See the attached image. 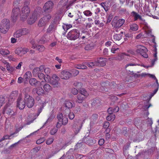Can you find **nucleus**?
<instances>
[{
    "mask_svg": "<svg viewBox=\"0 0 159 159\" xmlns=\"http://www.w3.org/2000/svg\"><path fill=\"white\" fill-rule=\"evenodd\" d=\"M44 71L46 75L48 76L50 73L51 70L48 68H47L44 69Z\"/></svg>",
    "mask_w": 159,
    "mask_h": 159,
    "instance_id": "864d4df0",
    "label": "nucleus"
},
{
    "mask_svg": "<svg viewBox=\"0 0 159 159\" xmlns=\"http://www.w3.org/2000/svg\"><path fill=\"white\" fill-rule=\"evenodd\" d=\"M110 125L109 122L108 121L105 122L104 124L103 127L104 128L107 129L108 128Z\"/></svg>",
    "mask_w": 159,
    "mask_h": 159,
    "instance_id": "338daca9",
    "label": "nucleus"
},
{
    "mask_svg": "<svg viewBox=\"0 0 159 159\" xmlns=\"http://www.w3.org/2000/svg\"><path fill=\"white\" fill-rule=\"evenodd\" d=\"M45 140V139L43 137L39 139L36 141V143L37 144H40L43 142Z\"/></svg>",
    "mask_w": 159,
    "mask_h": 159,
    "instance_id": "6e6d98bb",
    "label": "nucleus"
},
{
    "mask_svg": "<svg viewBox=\"0 0 159 159\" xmlns=\"http://www.w3.org/2000/svg\"><path fill=\"white\" fill-rule=\"evenodd\" d=\"M74 85L78 89H79L81 87V83L80 82H76L74 83Z\"/></svg>",
    "mask_w": 159,
    "mask_h": 159,
    "instance_id": "0e129e2a",
    "label": "nucleus"
},
{
    "mask_svg": "<svg viewBox=\"0 0 159 159\" xmlns=\"http://www.w3.org/2000/svg\"><path fill=\"white\" fill-rule=\"evenodd\" d=\"M10 23L9 20L3 19L0 24V30L2 33H6L10 27Z\"/></svg>",
    "mask_w": 159,
    "mask_h": 159,
    "instance_id": "f03ea898",
    "label": "nucleus"
},
{
    "mask_svg": "<svg viewBox=\"0 0 159 159\" xmlns=\"http://www.w3.org/2000/svg\"><path fill=\"white\" fill-rule=\"evenodd\" d=\"M125 20L121 19L117 20L116 22L115 26L116 28H119L121 26L125 23Z\"/></svg>",
    "mask_w": 159,
    "mask_h": 159,
    "instance_id": "a878e982",
    "label": "nucleus"
},
{
    "mask_svg": "<svg viewBox=\"0 0 159 159\" xmlns=\"http://www.w3.org/2000/svg\"><path fill=\"white\" fill-rule=\"evenodd\" d=\"M41 11V8L40 7H39L37 9L34 10L32 16L28 20L29 24L31 25L35 22L37 19L38 16L40 13Z\"/></svg>",
    "mask_w": 159,
    "mask_h": 159,
    "instance_id": "20e7f679",
    "label": "nucleus"
},
{
    "mask_svg": "<svg viewBox=\"0 0 159 159\" xmlns=\"http://www.w3.org/2000/svg\"><path fill=\"white\" fill-rule=\"evenodd\" d=\"M93 46L90 44L87 45L85 47L84 49L86 50H90L93 48Z\"/></svg>",
    "mask_w": 159,
    "mask_h": 159,
    "instance_id": "603ef678",
    "label": "nucleus"
},
{
    "mask_svg": "<svg viewBox=\"0 0 159 159\" xmlns=\"http://www.w3.org/2000/svg\"><path fill=\"white\" fill-rule=\"evenodd\" d=\"M24 99L26 105L29 108H32L34 105V98L29 94L24 96Z\"/></svg>",
    "mask_w": 159,
    "mask_h": 159,
    "instance_id": "423d86ee",
    "label": "nucleus"
},
{
    "mask_svg": "<svg viewBox=\"0 0 159 159\" xmlns=\"http://www.w3.org/2000/svg\"><path fill=\"white\" fill-rule=\"evenodd\" d=\"M75 68L78 69H87V67L86 65L83 64L76 65L74 66Z\"/></svg>",
    "mask_w": 159,
    "mask_h": 159,
    "instance_id": "7c9ffc66",
    "label": "nucleus"
},
{
    "mask_svg": "<svg viewBox=\"0 0 159 159\" xmlns=\"http://www.w3.org/2000/svg\"><path fill=\"white\" fill-rule=\"evenodd\" d=\"M95 61L97 63V66H103L106 65V60L105 58L100 57Z\"/></svg>",
    "mask_w": 159,
    "mask_h": 159,
    "instance_id": "aec40b11",
    "label": "nucleus"
},
{
    "mask_svg": "<svg viewBox=\"0 0 159 159\" xmlns=\"http://www.w3.org/2000/svg\"><path fill=\"white\" fill-rule=\"evenodd\" d=\"M105 82H103L101 84V86L100 87V91L104 93L107 92L108 90V87H107V85L105 84Z\"/></svg>",
    "mask_w": 159,
    "mask_h": 159,
    "instance_id": "412c9836",
    "label": "nucleus"
},
{
    "mask_svg": "<svg viewBox=\"0 0 159 159\" xmlns=\"http://www.w3.org/2000/svg\"><path fill=\"white\" fill-rule=\"evenodd\" d=\"M57 118L59 122L61 123L62 125H65L68 122V119L66 116H64L62 113L59 114L57 116Z\"/></svg>",
    "mask_w": 159,
    "mask_h": 159,
    "instance_id": "dca6fc26",
    "label": "nucleus"
},
{
    "mask_svg": "<svg viewBox=\"0 0 159 159\" xmlns=\"http://www.w3.org/2000/svg\"><path fill=\"white\" fill-rule=\"evenodd\" d=\"M0 53L2 55L5 56L10 54V51L7 50L2 49L0 51Z\"/></svg>",
    "mask_w": 159,
    "mask_h": 159,
    "instance_id": "4c0bfd02",
    "label": "nucleus"
},
{
    "mask_svg": "<svg viewBox=\"0 0 159 159\" xmlns=\"http://www.w3.org/2000/svg\"><path fill=\"white\" fill-rule=\"evenodd\" d=\"M100 102L98 100H93L92 101L91 105L92 106H98L100 105Z\"/></svg>",
    "mask_w": 159,
    "mask_h": 159,
    "instance_id": "72a5a7b5",
    "label": "nucleus"
},
{
    "mask_svg": "<svg viewBox=\"0 0 159 159\" xmlns=\"http://www.w3.org/2000/svg\"><path fill=\"white\" fill-rule=\"evenodd\" d=\"M20 10L18 7L14 8L12 10L11 16L12 20L13 22L16 21L20 13Z\"/></svg>",
    "mask_w": 159,
    "mask_h": 159,
    "instance_id": "1a4fd4ad",
    "label": "nucleus"
},
{
    "mask_svg": "<svg viewBox=\"0 0 159 159\" xmlns=\"http://www.w3.org/2000/svg\"><path fill=\"white\" fill-rule=\"evenodd\" d=\"M155 148L153 147L151 148L150 149L148 150V152L149 155H151L153 154Z\"/></svg>",
    "mask_w": 159,
    "mask_h": 159,
    "instance_id": "680f3d73",
    "label": "nucleus"
},
{
    "mask_svg": "<svg viewBox=\"0 0 159 159\" xmlns=\"http://www.w3.org/2000/svg\"><path fill=\"white\" fill-rule=\"evenodd\" d=\"M82 141V142H84L89 146H91L96 143V140L89 136L84 137Z\"/></svg>",
    "mask_w": 159,
    "mask_h": 159,
    "instance_id": "9b49d317",
    "label": "nucleus"
},
{
    "mask_svg": "<svg viewBox=\"0 0 159 159\" xmlns=\"http://www.w3.org/2000/svg\"><path fill=\"white\" fill-rule=\"evenodd\" d=\"M30 43L32 45V48L33 49H35L36 48V46L35 42L34 40H32L30 42Z\"/></svg>",
    "mask_w": 159,
    "mask_h": 159,
    "instance_id": "e2e57ef3",
    "label": "nucleus"
},
{
    "mask_svg": "<svg viewBox=\"0 0 159 159\" xmlns=\"http://www.w3.org/2000/svg\"><path fill=\"white\" fill-rule=\"evenodd\" d=\"M80 33L79 30L74 29L70 30L67 34V38L71 40H75L78 39L80 37Z\"/></svg>",
    "mask_w": 159,
    "mask_h": 159,
    "instance_id": "7ed1b4c3",
    "label": "nucleus"
},
{
    "mask_svg": "<svg viewBox=\"0 0 159 159\" xmlns=\"http://www.w3.org/2000/svg\"><path fill=\"white\" fill-rule=\"evenodd\" d=\"M139 28L138 26L135 23L130 25L129 30L130 32L137 31Z\"/></svg>",
    "mask_w": 159,
    "mask_h": 159,
    "instance_id": "bb28decb",
    "label": "nucleus"
},
{
    "mask_svg": "<svg viewBox=\"0 0 159 159\" xmlns=\"http://www.w3.org/2000/svg\"><path fill=\"white\" fill-rule=\"evenodd\" d=\"M82 123L81 121L75 122L73 125V129L75 134H76L80 131L82 126Z\"/></svg>",
    "mask_w": 159,
    "mask_h": 159,
    "instance_id": "ddd939ff",
    "label": "nucleus"
},
{
    "mask_svg": "<svg viewBox=\"0 0 159 159\" xmlns=\"http://www.w3.org/2000/svg\"><path fill=\"white\" fill-rule=\"evenodd\" d=\"M136 47L137 48L136 50V52L137 53H140L144 58H148V55L146 53L148 51L147 48L141 45H137Z\"/></svg>",
    "mask_w": 159,
    "mask_h": 159,
    "instance_id": "39448f33",
    "label": "nucleus"
},
{
    "mask_svg": "<svg viewBox=\"0 0 159 159\" xmlns=\"http://www.w3.org/2000/svg\"><path fill=\"white\" fill-rule=\"evenodd\" d=\"M83 143H84V142H82V140L81 142L78 143L76 144L75 145L76 147L78 148H80L83 145Z\"/></svg>",
    "mask_w": 159,
    "mask_h": 159,
    "instance_id": "774afa93",
    "label": "nucleus"
},
{
    "mask_svg": "<svg viewBox=\"0 0 159 159\" xmlns=\"http://www.w3.org/2000/svg\"><path fill=\"white\" fill-rule=\"evenodd\" d=\"M29 83L31 86L36 87L39 84L40 82L36 79L32 78L30 79Z\"/></svg>",
    "mask_w": 159,
    "mask_h": 159,
    "instance_id": "393cba45",
    "label": "nucleus"
},
{
    "mask_svg": "<svg viewBox=\"0 0 159 159\" xmlns=\"http://www.w3.org/2000/svg\"><path fill=\"white\" fill-rule=\"evenodd\" d=\"M144 29L145 30V32L148 35V36H151L152 37H154V35L152 34V30L150 29V27L148 25V24H145L144 26Z\"/></svg>",
    "mask_w": 159,
    "mask_h": 159,
    "instance_id": "b1692460",
    "label": "nucleus"
},
{
    "mask_svg": "<svg viewBox=\"0 0 159 159\" xmlns=\"http://www.w3.org/2000/svg\"><path fill=\"white\" fill-rule=\"evenodd\" d=\"M69 0H61L59 2V3H60L63 6H66V7L67 5H68L67 4L68 3Z\"/></svg>",
    "mask_w": 159,
    "mask_h": 159,
    "instance_id": "de8ad7c7",
    "label": "nucleus"
},
{
    "mask_svg": "<svg viewBox=\"0 0 159 159\" xmlns=\"http://www.w3.org/2000/svg\"><path fill=\"white\" fill-rule=\"evenodd\" d=\"M138 65L136 64L135 63H128L125 66V67L127 69V70H128L129 71L132 72V71H131L130 70V68L129 67V66H136Z\"/></svg>",
    "mask_w": 159,
    "mask_h": 159,
    "instance_id": "37998d69",
    "label": "nucleus"
},
{
    "mask_svg": "<svg viewBox=\"0 0 159 159\" xmlns=\"http://www.w3.org/2000/svg\"><path fill=\"white\" fill-rule=\"evenodd\" d=\"M29 32V30L26 28L19 29L14 34V37L15 38H19L22 35L27 34Z\"/></svg>",
    "mask_w": 159,
    "mask_h": 159,
    "instance_id": "6e6552de",
    "label": "nucleus"
},
{
    "mask_svg": "<svg viewBox=\"0 0 159 159\" xmlns=\"http://www.w3.org/2000/svg\"><path fill=\"white\" fill-rule=\"evenodd\" d=\"M79 94H82L83 95H85V96L87 97L88 94L85 90L84 89H81L79 91Z\"/></svg>",
    "mask_w": 159,
    "mask_h": 159,
    "instance_id": "c03bdc74",
    "label": "nucleus"
},
{
    "mask_svg": "<svg viewBox=\"0 0 159 159\" xmlns=\"http://www.w3.org/2000/svg\"><path fill=\"white\" fill-rule=\"evenodd\" d=\"M57 26V24L56 21L55 20L52 21L47 30V32L50 33L54 31L56 29Z\"/></svg>",
    "mask_w": 159,
    "mask_h": 159,
    "instance_id": "4468645a",
    "label": "nucleus"
},
{
    "mask_svg": "<svg viewBox=\"0 0 159 159\" xmlns=\"http://www.w3.org/2000/svg\"><path fill=\"white\" fill-rule=\"evenodd\" d=\"M131 16L134 18V21H136L138 19H139L140 20L144 22L145 21V20L143 19L140 15L135 11H133L131 13Z\"/></svg>",
    "mask_w": 159,
    "mask_h": 159,
    "instance_id": "6ab92c4d",
    "label": "nucleus"
},
{
    "mask_svg": "<svg viewBox=\"0 0 159 159\" xmlns=\"http://www.w3.org/2000/svg\"><path fill=\"white\" fill-rule=\"evenodd\" d=\"M40 72L38 70V67L34 68L32 71V74L34 77H37V75L40 73Z\"/></svg>",
    "mask_w": 159,
    "mask_h": 159,
    "instance_id": "2f4dec72",
    "label": "nucleus"
},
{
    "mask_svg": "<svg viewBox=\"0 0 159 159\" xmlns=\"http://www.w3.org/2000/svg\"><path fill=\"white\" fill-rule=\"evenodd\" d=\"M100 5L104 8L106 11H107L108 10V7L107 5L106 2H102L100 4Z\"/></svg>",
    "mask_w": 159,
    "mask_h": 159,
    "instance_id": "c9c22d12",
    "label": "nucleus"
},
{
    "mask_svg": "<svg viewBox=\"0 0 159 159\" xmlns=\"http://www.w3.org/2000/svg\"><path fill=\"white\" fill-rule=\"evenodd\" d=\"M104 84L107 85L109 89H114L115 87H116L117 84L114 82H110L109 81L107 80L105 81V83Z\"/></svg>",
    "mask_w": 159,
    "mask_h": 159,
    "instance_id": "4be33fe9",
    "label": "nucleus"
},
{
    "mask_svg": "<svg viewBox=\"0 0 159 159\" xmlns=\"http://www.w3.org/2000/svg\"><path fill=\"white\" fill-rule=\"evenodd\" d=\"M87 97V96H85V95H84L82 94H78L77 96V99L76 100V102L79 103H82Z\"/></svg>",
    "mask_w": 159,
    "mask_h": 159,
    "instance_id": "5701e85b",
    "label": "nucleus"
},
{
    "mask_svg": "<svg viewBox=\"0 0 159 159\" xmlns=\"http://www.w3.org/2000/svg\"><path fill=\"white\" fill-rule=\"evenodd\" d=\"M60 151V150L58 149H56L54 150H53L52 152V153L51 154L50 156V157H52L55 154H56L57 152H58L59 151Z\"/></svg>",
    "mask_w": 159,
    "mask_h": 159,
    "instance_id": "13d9d810",
    "label": "nucleus"
},
{
    "mask_svg": "<svg viewBox=\"0 0 159 159\" xmlns=\"http://www.w3.org/2000/svg\"><path fill=\"white\" fill-rule=\"evenodd\" d=\"M84 14L86 16H90L92 15V13L89 10H86L83 12Z\"/></svg>",
    "mask_w": 159,
    "mask_h": 159,
    "instance_id": "49530a36",
    "label": "nucleus"
},
{
    "mask_svg": "<svg viewBox=\"0 0 159 159\" xmlns=\"http://www.w3.org/2000/svg\"><path fill=\"white\" fill-rule=\"evenodd\" d=\"M5 99L4 97L3 96H0V107H1L3 104L5 103Z\"/></svg>",
    "mask_w": 159,
    "mask_h": 159,
    "instance_id": "79ce46f5",
    "label": "nucleus"
},
{
    "mask_svg": "<svg viewBox=\"0 0 159 159\" xmlns=\"http://www.w3.org/2000/svg\"><path fill=\"white\" fill-rule=\"evenodd\" d=\"M31 87H27L23 89V91L25 93V96L26 95V94H29L28 93L30 92V91Z\"/></svg>",
    "mask_w": 159,
    "mask_h": 159,
    "instance_id": "09e8293b",
    "label": "nucleus"
},
{
    "mask_svg": "<svg viewBox=\"0 0 159 159\" xmlns=\"http://www.w3.org/2000/svg\"><path fill=\"white\" fill-rule=\"evenodd\" d=\"M51 18V16L49 14L44 16L39 20L38 25L40 27L45 26Z\"/></svg>",
    "mask_w": 159,
    "mask_h": 159,
    "instance_id": "0eeeda50",
    "label": "nucleus"
},
{
    "mask_svg": "<svg viewBox=\"0 0 159 159\" xmlns=\"http://www.w3.org/2000/svg\"><path fill=\"white\" fill-rule=\"evenodd\" d=\"M37 49L39 51L42 52L44 51L45 49V47L42 45H38L36 46Z\"/></svg>",
    "mask_w": 159,
    "mask_h": 159,
    "instance_id": "8fccbe9b",
    "label": "nucleus"
},
{
    "mask_svg": "<svg viewBox=\"0 0 159 159\" xmlns=\"http://www.w3.org/2000/svg\"><path fill=\"white\" fill-rule=\"evenodd\" d=\"M44 92V90L42 88H39L37 89V93L39 96H41L43 94Z\"/></svg>",
    "mask_w": 159,
    "mask_h": 159,
    "instance_id": "a19ab883",
    "label": "nucleus"
},
{
    "mask_svg": "<svg viewBox=\"0 0 159 159\" xmlns=\"http://www.w3.org/2000/svg\"><path fill=\"white\" fill-rule=\"evenodd\" d=\"M123 34V32H121L120 34H116L113 36V39L116 40H120L121 39V34Z\"/></svg>",
    "mask_w": 159,
    "mask_h": 159,
    "instance_id": "cd10ccee",
    "label": "nucleus"
},
{
    "mask_svg": "<svg viewBox=\"0 0 159 159\" xmlns=\"http://www.w3.org/2000/svg\"><path fill=\"white\" fill-rule=\"evenodd\" d=\"M53 5L54 4L52 1H48L45 3L43 7L44 11H46L49 10L51 11L53 7Z\"/></svg>",
    "mask_w": 159,
    "mask_h": 159,
    "instance_id": "f3484780",
    "label": "nucleus"
},
{
    "mask_svg": "<svg viewBox=\"0 0 159 159\" xmlns=\"http://www.w3.org/2000/svg\"><path fill=\"white\" fill-rule=\"evenodd\" d=\"M72 71L73 75L75 76H76L79 73V71L78 70L75 69H73Z\"/></svg>",
    "mask_w": 159,
    "mask_h": 159,
    "instance_id": "69168bd1",
    "label": "nucleus"
},
{
    "mask_svg": "<svg viewBox=\"0 0 159 159\" xmlns=\"http://www.w3.org/2000/svg\"><path fill=\"white\" fill-rule=\"evenodd\" d=\"M71 76V74L70 72L65 70L62 71L60 74V77L62 79H68Z\"/></svg>",
    "mask_w": 159,
    "mask_h": 159,
    "instance_id": "a211bd4d",
    "label": "nucleus"
},
{
    "mask_svg": "<svg viewBox=\"0 0 159 159\" xmlns=\"http://www.w3.org/2000/svg\"><path fill=\"white\" fill-rule=\"evenodd\" d=\"M38 77L40 80H43V79H45V76L43 74L40 72V73L37 75Z\"/></svg>",
    "mask_w": 159,
    "mask_h": 159,
    "instance_id": "5fc2aeb1",
    "label": "nucleus"
},
{
    "mask_svg": "<svg viewBox=\"0 0 159 159\" xmlns=\"http://www.w3.org/2000/svg\"><path fill=\"white\" fill-rule=\"evenodd\" d=\"M47 41V40L45 37V36L44 35L41 37L39 42L41 44H43L46 42Z\"/></svg>",
    "mask_w": 159,
    "mask_h": 159,
    "instance_id": "a18cd8bd",
    "label": "nucleus"
},
{
    "mask_svg": "<svg viewBox=\"0 0 159 159\" xmlns=\"http://www.w3.org/2000/svg\"><path fill=\"white\" fill-rule=\"evenodd\" d=\"M15 133H14L13 134H11L10 136H9L8 135H6L4 136L1 139H0L1 142L5 140V139H10V137L11 136V135H13L14 134H15Z\"/></svg>",
    "mask_w": 159,
    "mask_h": 159,
    "instance_id": "3c124183",
    "label": "nucleus"
},
{
    "mask_svg": "<svg viewBox=\"0 0 159 159\" xmlns=\"http://www.w3.org/2000/svg\"><path fill=\"white\" fill-rule=\"evenodd\" d=\"M118 57L116 58H114L113 59H118L119 60H122L124 57V55L122 53H120L118 54Z\"/></svg>",
    "mask_w": 159,
    "mask_h": 159,
    "instance_id": "bf43d9fd",
    "label": "nucleus"
},
{
    "mask_svg": "<svg viewBox=\"0 0 159 159\" xmlns=\"http://www.w3.org/2000/svg\"><path fill=\"white\" fill-rule=\"evenodd\" d=\"M57 128H54L52 129L50 131V133L51 135L55 134L57 131Z\"/></svg>",
    "mask_w": 159,
    "mask_h": 159,
    "instance_id": "4d7b16f0",
    "label": "nucleus"
},
{
    "mask_svg": "<svg viewBox=\"0 0 159 159\" xmlns=\"http://www.w3.org/2000/svg\"><path fill=\"white\" fill-rule=\"evenodd\" d=\"M54 139L53 138H50L48 139L46 141V143L48 145H50L53 141Z\"/></svg>",
    "mask_w": 159,
    "mask_h": 159,
    "instance_id": "052dcab7",
    "label": "nucleus"
},
{
    "mask_svg": "<svg viewBox=\"0 0 159 159\" xmlns=\"http://www.w3.org/2000/svg\"><path fill=\"white\" fill-rule=\"evenodd\" d=\"M60 80V78L57 75L54 74L51 79L50 82L54 87H57L58 86V81Z\"/></svg>",
    "mask_w": 159,
    "mask_h": 159,
    "instance_id": "f8f14e48",
    "label": "nucleus"
},
{
    "mask_svg": "<svg viewBox=\"0 0 159 159\" xmlns=\"http://www.w3.org/2000/svg\"><path fill=\"white\" fill-rule=\"evenodd\" d=\"M98 115L97 114H93L90 118L91 122L94 123L98 119Z\"/></svg>",
    "mask_w": 159,
    "mask_h": 159,
    "instance_id": "c756f323",
    "label": "nucleus"
},
{
    "mask_svg": "<svg viewBox=\"0 0 159 159\" xmlns=\"http://www.w3.org/2000/svg\"><path fill=\"white\" fill-rule=\"evenodd\" d=\"M32 76L31 73L30 71H27L24 75V78L26 80L30 79Z\"/></svg>",
    "mask_w": 159,
    "mask_h": 159,
    "instance_id": "58836bf2",
    "label": "nucleus"
},
{
    "mask_svg": "<svg viewBox=\"0 0 159 159\" xmlns=\"http://www.w3.org/2000/svg\"><path fill=\"white\" fill-rule=\"evenodd\" d=\"M26 105L25 99L22 98L20 96H19L17 100L16 106L20 110L23 109Z\"/></svg>",
    "mask_w": 159,
    "mask_h": 159,
    "instance_id": "9d476101",
    "label": "nucleus"
},
{
    "mask_svg": "<svg viewBox=\"0 0 159 159\" xmlns=\"http://www.w3.org/2000/svg\"><path fill=\"white\" fill-rule=\"evenodd\" d=\"M29 3L27 2H25V6L23 7L20 14V18L22 21H24L27 18L30 12L29 7L28 6Z\"/></svg>",
    "mask_w": 159,
    "mask_h": 159,
    "instance_id": "f257e3e1",
    "label": "nucleus"
},
{
    "mask_svg": "<svg viewBox=\"0 0 159 159\" xmlns=\"http://www.w3.org/2000/svg\"><path fill=\"white\" fill-rule=\"evenodd\" d=\"M70 110L69 109H66L65 110V113H66V112H68L69 113V117L70 119L72 120L75 117V115L74 114L73 112H70Z\"/></svg>",
    "mask_w": 159,
    "mask_h": 159,
    "instance_id": "473e14b6",
    "label": "nucleus"
},
{
    "mask_svg": "<svg viewBox=\"0 0 159 159\" xmlns=\"http://www.w3.org/2000/svg\"><path fill=\"white\" fill-rule=\"evenodd\" d=\"M115 118V116L114 114H110L106 118L107 120L108 121L113 120Z\"/></svg>",
    "mask_w": 159,
    "mask_h": 159,
    "instance_id": "ea45409f",
    "label": "nucleus"
},
{
    "mask_svg": "<svg viewBox=\"0 0 159 159\" xmlns=\"http://www.w3.org/2000/svg\"><path fill=\"white\" fill-rule=\"evenodd\" d=\"M84 64L86 66H88V67L92 68L94 67L95 66H97V63L96 61L90 62H85Z\"/></svg>",
    "mask_w": 159,
    "mask_h": 159,
    "instance_id": "c85d7f7f",
    "label": "nucleus"
},
{
    "mask_svg": "<svg viewBox=\"0 0 159 159\" xmlns=\"http://www.w3.org/2000/svg\"><path fill=\"white\" fill-rule=\"evenodd\" d=\"M3 112L4 114H7L11 116H14L16 114V113L14 112L12 109L10 107L6 106L3 109Z\"/></svg>",
    "mask_w": 159,
    "mask_h": 159,
    "instance_id": "2eb2a0df",
    "label": "nucleus"
},
{
    "mask_svg": "<svg viewBox=\"0 0 159 159\" xmlns=\"http://www.w3.org/2000/svg\"><path fill=\"white\" fill-rule=\"evenodd\" d=\"M65 105L66 107L69 110L73 107V104L72 102L69 101H66Z\"/></svg>",
    "mask_w": 159,
    "mask_h": 159,
    "instance_id": "e433bc0d",
    "label": "nucleus"
},
{
    "mask_svg": "<svg viewBox=\"0 0 159 159\" xmlns=\"http://www.w3.org/2000/svg\"><path fill=\"white\" fill-rule=\"evenodd\" d=\"M44 90L46 92H49L51 89V87L50 85L48 84H45L43 87Z\"/></svg>",
    "mask_w": 159,
    "mask_h": 159,
    "instance_id": "f704fd0d",
    "label": "nucleus"
}]
</instances>
